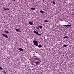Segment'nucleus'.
Wrapping results in <instances>:
<instances>
[{"instance_id":"nucleus-1","label":"nucleus","mask_w":74,"mask_h":74,"mask_svg":"<svg viewBox=\"0 0 74 74\" xmlns=\"http://www.w3.org/2000/svg\"><path fill=\"white\" fill-rule=\"evenodd\" d=\"M33 42L34 43V44L35 45V46H38V42L36 40L33 41Z\"/></svg>"},{"instance_id":"nucleus-2","label":"nucleus","mask_w":74,"mask_h":74,"mask_svg":"<svg viewBox=\"0 0 74 74\" xmlns=\"http://www.w3.org/2000/svg\"><path fill=\"white\" fill-rule=\"evenodd\" d=\"M1 34L3 35V36L4 37H5L7 38H8V36L7 35L3 34Z\"/></svg>"},{"instance_id":"nucleus-3","label":"nucleus","mask_w":74,"mask_h":74,"mask_svg":"<svg viewBox=\"0 0 74 74\" xmlns=\"http://www.w3.org/2000/svg\"><path fill=\"white\" fill-rule=\"evenodd\" d=\"M18 50L20 51H22V52H23V50L21 48H18Z\"/></svg>"},{"instance_id":"nucleus-4","label":"nucleus","mask_w":74,"mask_h":74,"mask_svg":"<svg viewBox=\"0 0 74 74\" xmlns=\"http://www.w3.org/2000/svg\"><path fill=\"white\" fill-rule=\"evenodd\" d=\"M34 33H36L37 35H38V32H37L36 30H34Z\"/></svg>"},{"instance_id":"nucleus-5","label":"nucleus","mask_w":74,"mask_h":74,"mask_svg":"<svg viewBox=\"0 0 74 74\" xmlns=\"http://www.w3.org/2000/svg\"><path fill=\"white\" fill-rule=\"evenodd\" d=\"M35 60H36V61H38V62H39V58H36Z\"/></svg>"},{"instance_id":"nucleus-6","label":"nucleus","mask_w":74,"mask_h":74,"mask_svg":"<svg viewBox=\"0 0 74 74\" xmlns=\"http://www.w3.org/2000/svg\"><path fill=\"white\" fill-rule=\"evenodd\" d=\"M38 48H42V46L41 45H39L38 46Z\"/></svg>"},{"instance_id":"nucleus-7","label":"nucleus","mask_w":74,"mask_h":74,"mask_svg":"<svg viewBox=\"0 0 74 74\" xmlns=\"http://www.w3.org/2000/svg\"><path fill=\"white\" fill-rule=\"evenodd\" d=\"M67 46H68V45L64 44L63 46L64 47H67Z\"/></svg>"},{"instance_id":"nucleus-8","label":"nucleus","mask_w":74,"mask_h":74,"mask_svg":"<svg viewBox=\"0 0 74 74\" xmlns=\"http://www.w3.org/2000/svg\"><path fill=\"white\" fill-rule=\"evenodd\" d=\"M15 30H16V31H17V32H21V31L19 30V29H16Z\"/></svg>"},{"instance_id":"nucleus-9","label":"nucleus","mask_w":74,"mask_h":74,"mask_svg":"<svg viewBox=\"0 0 74 74\" xmlns=\"http://www.w3.org/2000/svg\"><path fill=\"white\" fill-rule=\"evenodd\" d=\"M39 61H35V63H36V64H38L39 63Z\"/></svg>"},{"instance_id":"nucleus-10","label":"nucleus","mask_w":74,"mask_h":74,"mask_svg":"<svg viewBox=\"0 0 74 74\" xmlns=\"http://www.w3.org/2000/svg\"><path fill=\"white\" fill-rule=\"evenodd\" d=\"M40 12L41 13V14H44V11H43L41 10Z\"/></svg>"},{"instance_id":"nucleus-11","label":"nucleus","mask_w":74,"mask_h":74,"mask_svg":"<svg viewBox=\"0 0 74 74\" xmlns=\"http://www.w3.org/2000/svg\"><path fill=\"white\" fill-rule=\"evenodd\" d=\"M3 9L5 10H9V9H8V8H4Z\"/></svg>"},{"instance_id":"nucleus-12","label":"nucleus","mask_w":74,"mask_h":74,"mask_svg":"<svg viewBox=\"0 0 74 74\" xmlns=\"http://www.w3.org/2000/svg\"><path fill=\"white\" fill-rule=\"evenodd\" d=\"M29 23L30 24V25H33V23L31 22H29Z\"/></svg>"},{"instance_id":"nucleus-13","label":"nucleus","mask_w":74,"mask_h":74,"mask_svg":"<svg viewBox=\"0 0 74 74\" xmlns=\"http://www.w3.org/2000/svg\"><path fill=\"white\" fill-rule=\"evenodd\" d=\"M44 22H48L49 21L47 20H45Z\"/></svg>"},{"instance_id":"nucleus-14","label":"nucleus","mask_w":74,"mask_h":74,"mask_svg":"<svg viewBox=\"0 0 74 74\" xmlns=\"http://www.w3.org/2000/svg\"><path fill=\"white\" fill-rule=\"evenodd\" d=\"M31 10H35V8H31Z\"/></svg>"},{"instance_id":"nucleus-15","label":"nucleus","mask_w":74,"mask_h":74,"mask_svg":"<svg viewBox=\"0 0 74 74\" xmlns=\"http://www.w3.org/2000/svg\"><path fill=\"white\" fill-rule=\"evenodd\" d=\"M64 38L66 39V38H68V36H65L63 37Z\"/></svg>"},{"instance_id":"nucleus-16","label":"nucleus","mask_w":74,"mask_h":74,"mask_svg":"<svg viewBox=\"0 0 74 74\" xmlns=\"http://www.w3.org/2000/svg\"><path fill=\"white\" fill-rule=\"evenodd\" d=\"M38 27H39V28H40V29H42V26H38Z\"/></svg>"},{"instance_id":"nucleus-17","label":"nucleus","mask_w":74,"mask_h":74,"mask_svg":"<svg viewBox=\"0 0 74 74\" xmlns=\"http://www.w3.org/2000/svg\"><path fill=\"white\" fill-rule=\"evenodd\" d=\"M5 32L6 33H9V32L8 31H5Z\"/></svg>"},{"instance_id":"nucleus-18","label":"nucleus","mask_w":74,"mask_h":74,"mask_svg":"<svg viewBox=\"0 0 74 74\" xmlns=\"http://www.w3.org/2000/svg\"><path fill=\"white\" fill-rule=\"evenodd\" d=\"M53 4H56V3H55L54 1H53Z\"/></svg>"},{"instance_id":"nucleus-19","label":"nucleus","mask_w":74,"mask_h":74,"mask_svg":"<svg viewBox=\"0 0 74 74\" xmlns=\"http://www.w3.org/2000/svg\"><path fill=\"white\" fill-rule=\"evenodd\" d=\"M71 26V25H67V27H70Z\"/></svg>"},{"instance_id":"nucleus-20","label":"nucleus","mask_w":74,"mask_h":74,"mask_svg":"<svg viewBox=\"0 0 74 74\" xmlns=\"http://www.w3.org/2000/svg\"><path fill=\"white\" fill-rule=\"evenodd\" d=\"M64 26H65L66 27H67V25H63Z\"/></svg>"},{"instance_id":"nucleus-21","label":"nucleus","mask_w":74,"mask_h":74,"mask_svg":"<svg viewBox=\"0 0 74 74\" xmlns=\"http://www.w3.org/2000/svg\"><path fill=\"white\" fill-rule=\"evenodd\" d=\"M38 35H39V36H41V34H39L38 33Z\"/></svg>"},{"instance_id":"nucleus-22","label":"nucleus","mask_w":74,"mask_h":74,"mask_svg":"<svg viewBox=\"0 0 74 74\" xmlns=\"http://www.w3.org/2000/svg\"><path fill=\"white\" fill-rule=\"evenodd\" d=\"M0 70H3V68L0 66Z\"/></svg>"},{"instance_id":"nucleus-23","label":"nucleus","mask_w":74,"mask_h":74,"mask_svg":"<svg viewBox=\"0 0 74 74\" xmlns=\"http://www.w3.org/2000/svg\"><path fill=\"white\" fill-rule=\"evenodd\" d=\"M3 72L5 73H6V72H5V71H3Z\"/></svg>"},{"instance_id":"nucleus-24","label":"nucleus","mask_w":74,"mask_h":74,"mask_svg":"<svg viewBox=\"0 0 74 74\" xmlns=\"http://www.w3.org/2000/svg\"><path fill=\"white\" fill-rule=\"evenodd\" d=\"M36 29H38L39 28L38 27H37Z\"/></svg>"},{"instance_id":"nucleus-25","label":"nucleus","mask_w":74,"mask_h":74,"mask_svg":"<svg viewBox=\"0 0 74 74\" xmlns=\"http://www.w3.org/2000/svg\"><path fill=\"white\" fill-rule=\"evenodd\" d=\"M72 14L73 15H74V13H73Z\"/></svg>"},{"instance_id":"nucleus-26","label":"nucleus","mask_w":74,"mask_h":74,"mask_svg":"<svg viewBox=\"0 0 74 74\" xmlns=\"http://www.w3.org/2000/svg\"><path fill=\"white\" fill-rule=\"evenodd\" d=\"M38 30H40V29L39 28H38Z\"/></svg>"},{"instance_id":"nucleus-27","label":"nucleus","mask_w":74,"mask_h":74,"mask_svg":"<svg viewBox=\"0 0 74 74\" xmlns=\"http://www.w3.org/2000/svg\"><path fill=\"white\" fill-rule=\"evenodd\" d=\"M35 57H36V58H37V56H35Z\"/></svg>"},{"instance_id":"nucleus-28","label":"nucleus","mask_w":74,"mask_h":74,"mask_svg":"<svg viewBox=\"0 0 74 74\" xmlns=\"http://www.w3.org/2000/svg\"><path fill=\"white\" fill-rule=\"evenodd\" d=\"M35 57H36V58H37V56H35Z\"/></svg>"},{"instance_id":"nucleus-29","label":"nucleus","mask_w":74,"mask_h":74,"mask_svg":"<svg viewBox=\"0 0 74 74\" xmlns=\"http://www.w3.org/2000/svg\"><path fill=\"white\" fill-rule=\"evenodd\" d=\"M13 0L14 1H15V0Z\"/></svg>"}]
</instances>
